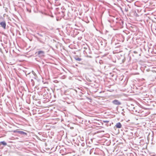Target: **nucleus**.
I'll return each mask as SVG.
<instances>
[{
  "label": "nucleus",
  "mask_w": 156,
  "mask_h": 156,
  "mask_svg": "<svg viewBox=\"0 0 156 156\" xmlns=\"http://www.w3.org/2000/svg\"><path fill=\"white\" fill-rule=\"evenodd\" d=\"M83 52L84 54L87 57H89L90 58L91 57V56L90 55L91 54V52L87 46V47H86V50H83Z\"/></svg>",
  "instance_id": "obj_1"
},
{
  "label": "nucleus",
  "mask_w": 156,
  "mask_h": 156,
  "mask_svg": "<svg viewBox=\"0 0 156 156\" xmlns=\"http://www.w3.org/2000/svg\"><path fill=\"white\" fill-rule=\"evenodd\" d=\"M38 56L40 58H42L45 56V52L42 51H39L36 52Z\"/></svg>",
  "instance_id": "obj_2"
},
{
  "label": "nucleus",
  "mask_w": 156,
  "mask_h": 156,
  "mask_svg": "<svg viewBox=\"0 0 156 156\" xmlns=\"http://www.w3.org/2000/svg\"><path fill=\"white\" fill-rule=\"evenodd\" d=\"M112 103L115 105H121V103L119 100H115L112 101Z\"/></svg>",
  "instance_id": "obj_3"
},
{
  "label": "nucleus",
  "mask_w": 156,
  "mask_h": 156,
  "mask_svg": "<svg viewBox=\"0 0 156 156\" xmlns=\"http://www.w3.org/2000/svg\"><path fill=\"white\" fill-rule=\"evenodd\" d=\"M0 25L4 29H6V23L5 21L0 22Z\"/></svg>",
  "instance_id": "obj_4"
},
{
  "label": "nucleus",
  "mask_w": 156,
  "mask_h": 156,
  "mask_svg": "<svg viewBox=\"0 0 156 156\" xmlns=\"http://www.w3.org/2000/svg\"><path fill=\"white\" fill-rule=\"evenodd\" d=\"M115 126L116 128H120L122 127V125L120 122H118L116 123Z\"/></svg>",
  "instance_id": "obj_5"
},
{
  "label": "nucleus",
  "mask_w": 156,
  "mask_h": 156,
  "mask_svg": "<svg viewBox=\"0 0 156 156\" xmlns=\"http://www.w3.org/2000/svg\"><path fill=\"white\" fill-rule=\"evenodd\" d=\"M136 108H137V107H134L133 108V112H137L138 113H139L140 110H137Z\"/></svg>",
  "instance_id": "obj_6"
},
{
  "label": "nucleus",
  "mask_w": 156,
  "mask_h": 156,
  "mask_svg": "<svg viewBox=\"0 0 156 156\" xmlns=\"http://www.w3.org/2000/svg\"><path fill=\"white\" fill-rule=\"evenodd\" d=\"M19 133L20 134H21V135H27V133H26L24 132L23 131H19Z\"/></svg>",
  "instance_id": "obj_7"
},
{
  "label": "nucleus",
  "mask_w": 156,
  "mask_h": 156,
  "mask_svg": "<svg viewBox=\"0 0 156 156\" xmlns=\"http://www.w3.org/2000/svg\"><path fill=\"white\" fill-rule=\"evenodd\" d=\"M75 59L76 60V61H80L81 60V59L80 58H75Z\"/></svg>",
  "instance_id": "obj_8"
},
{
  "label": "nucleus",
  "mask_w": 156,
  "mask_h": 156,
  "mask_svg": "<svg viewBox=\"0 0 156 156\" xmlns=\"http://www.w3.org/2000/svg\"><path fill=\"white\" fill-rule=\"evenodd\" d=\"M87 99L90 102H91V101H92V99L91 98H88V97H87Z\"/></svg>",
  "instance_id": "obj_9"
},
{
  "label": "nucleus",
  "mask_w": 156,
  "mask_h": 156,
  "mask_svg": "<svg viewBox=\"0 0 156 156\" xmlns=\"http://www.w3.org/2000/svg\"><path fill=\"white\" fill-rule=\"evenodd\" d=\"M1 143L3 145H6V143L4 141H2Z\"/></svg>",
  "instance_id": "obj_10"
},
{
  "label": "nucleus",
  "mask_w": 156,
  "mask_h": 156,
  "mask_svg": "<svg viewBox=\"0 0 156 156\" xmlns=\"http://www.w3.org/2000/svg\"><path fill=\"white\" fill-rule=\"evenodd\" d=\"M20 131L18 130H16L13 131V132L14 133H19V132Z\"/></svg>",
  "instance_id": "obj_11"
},
{
  "label": "nucleus",
  "mask_w": 156,
  "mask_h": 156,
  "mask_svg": "<svg viewBox=\"0 0 156 156\" xmlns=\"http://www.w3.org/2000/svg\"><path fill=\"white\" fill-rule=\"evenodd\" d=\"M99 63L100 64H103V61L102 60H100L99 62Z\"/></svg>",
  "instance_id": "obj_12"
},
{
  "label": "nucleus",
  "mask_w": 156,
  "mask_h": 156,
  "mask_svg": "<svg viewBox=\"0 0 156 156\" xmlns=\"http://www.w3.org/2000/svg\"><path fill=\"white\" fill-rule=\"evenodd\" d=\"M103 122L105 123L108 122H109V121L107 120H103Z\"/></svg>",
  "instance_id": "obj_13"
},
{
  "label": "nucleus",
  "mask_w": 156,
  "mask_h": 156,
  "mask_svg": "<svg viewBox=\"0 0 156 156\" xmlns=\"http://www.w3.org/2000/svg\"><path fill=\"white\" fill-rule=\"evenodd\" d=\"M63 151V150H61L60 151V153L62 154V155H63V154L62 153Z\"/></svg>",
  "instance_id": "obj_14"
},
{
  "label": "nucleus",
  "mask_w": 156,
  "mask_h": 156,
  "mask_svg": "<svg viewBox=\"0 0 156 156\" xmlns=\"http://www.w3.org/2000/svg\"><path fill=\"white\" fill-rule=\"evenodd\" d=\"M85 143H82L81 144V145L82 146H84V145H85Z\"/></svg>",
  "instance_id": "obj_15"
},
{
  "label": "nucleus",
  "mask_w": 156,
  "mask_h": 156,
  "mask_svg": "<svg viewBox=\"0 0 156 156\" xmlns=\"http://www.w3.org/2000/svg\"><path fill=\"white\" fill-rule=\"evenodd\" d=\"M134 53H136L137 52L136 51H134Z\"/></svg>",
  "instance_id": "obj_16"
},
{
  "label": "nucleus",
  "mask_w": 156,
  "mask_h": 156,
  "mask_svg": "<svg viewBox=\"0 0 156 156\" xmlns=\"http://www.w3.org/2000/svg\"><path fill=\"white\" fill-rule=\"evenodd\" d=\"M86 47H87V46L84 47V48L85 49V50H86Z\"/></svg>",
  "instance_id": "obj_17"
},
{
  "label": "nucleus",
  "mask_w": 156,
  "mask_h": 156,
  "mask_svg": "<svg viewBox=\"0 0 156 156\" xmlns=\"http://www.w3.org/2000/svg\"><path fill=\"white\" fill-rule=\"evenodd\" d=\"M55 0V1H58V0Z\"/></svg>",
  "instance_id": "obj_18"
}]
</instances>
